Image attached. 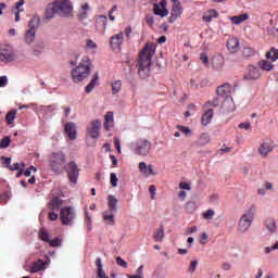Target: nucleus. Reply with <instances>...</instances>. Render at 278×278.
Listing matches in <instances>:
<instances>
[{
	"label": "nucleus",
	"instance_id": "f257e3e1",
	"mask_svg": "<svg viewBox=\"0 0 278 278\" xmlns=\"http://www.w3.org/2000/svg\"><path fill=\"white\" fill-rule=\"evenodd\" d=\"M155 55L153 43H147L139 53L137 63L138 74L141 79H147L151 73L152 58Z\"/></svg>",
	"mask_w": 278,
	"mask_h": 278
},
{
	"label": "nucleus",
	"instance_id": "f03ea898",
	"mask_svg": "<svg viewBox=\"0 0 278 278\" xmlns=\"http://www.w3.org/2000/svg\"><path fill=\"white\" fill-rule=\"evenodd\" d=\"M55 14L60 16H71V14H73V2H71V0H55L48 4L45 17L51 20Z\"/></svg>",
	"mask_w": 278,
	"mask_h": 278
},
{
	"label": "nucleus",
	"instance_id": "7ed1b4c3",
	"mask_svg": "<svg viewBox=\"0 0 278 278\" xmlns=\"http://www.w3.org/2000/svg\"><path fill=\"white\" fill-rule=\"evenodd\" d=\"M90 75V58L84 56L83 62L72 70V78L75 84L84 81Z\"/></svg>",
	"mask_w": 278,
	"mask_h": 278
},
{
	"label": "nucleus",
	"instance_id": "20e7f679",
	"mask_svg": "<svg viewBox=\"0 0 278 278\" xmlns=\"http://www.w3.org/2000/svg\"><path fill=\"white\" fill-rule=\"evenodd\" d=\"M216 93L217 97H222V99H225L223 108L226 112H233V110H236L233 99H229V94H231V85H229V83H225L224 85L218 86Z\"/></svg>",
	"mask_w": 278,
	"mask_h": 278
},
{
	"label": "nucleus",
	"instance_id": "39448f33",
	"mask_svg": "<svg viewBox=\"0 0 278 278\" xmlns=\"http://www.w3.org/2000/svg\"><path fill=\"white\" fill-rule=\"evenodd\" d=\"M49 164L53 173H55L56 175H62L64 168L66 167V155L63 154L62 151L52 152L50 154Z\"/></svg>",
	"mask_w": 278,
	"mask_h": 278
},
{
	"label": "nucleus",
	"instance_id": "423d86ee",
	"mask_svg": "<svg viewBox=\"0 0 278 278\" xmlns=\"http://www.w3.org/2000/svg\"><path fill=\"white\" fill-rule=\"evenodd\" d=\"M131 31L132 29L130 26H128L124 29V31H119L110 38V47L113 49V51H121V47H123V43L125 42V37L129 38V36H131Z\"/></svg>",
	"mask_w": 278,
	"mask_h": 278
},
{
	"label": "nucleus",
	"instance_id": "0eeeda50",
	"mask_svg": "<svg viewBox=\"0 0 278 278\" xmlns=\"http://www.w3.org/2000/svg\"><path fill=\"white\" fill-rule=\"evenodd\" d=\"M255 205H252L239 219L238 229L241 233L249 231L255 216Z\"/></svg>",
	"mask_w": 278,
	"mask_h": 278
},
{
	"label": "nucleus",
	"instance_id": "6e6552de",
	"mask_svg": "<svg viewBox=\"0 0 278 278\" xmlns=\"http://www.w3.org/2000/svg\"><path fill=\"white\" fill-rule=\"evenodd\" d=\"M76 216H77V213L75 212V207L64 206L61 208L60 218H61L62 225L71 227L73 223H75Z\"/></svg>",
	"mask_w": 278,
	"mask_h": 278
},
{
	"label": "nucleus",
	"instance_id": "1a4fd4ad",
	"mask_svg": "<svg viewBox=\"0 0 278 278\" xmlns=\"http://www.w3.org/2000/svg\"><path fill=\"white\" fill-rule=\"evenodd\" d=\"M0 60L1 62H14L16 60V53L11 45H0Z\"/></svg>",
	"mask_w": 278,
	"mask_h": 278
},
{
	"label": "nucleus",
	"instance_id": "9d476101",
	"mask_svg": "<svg viewBox=\"0 0 278 278\" xmlns=\"http://www.w3.org/2000/svg\"><path fill=\"white\" fill-rule=\"evenodd\" d=\"M64 170L67 173V177L72 184H77V179L79 178V167H77V163L72 161L65 165Z\"/></svg>",
	"mask_w": 278,
	"mask_h": 278
},
{
	"label": "nucleus",
	"instance_id": "9b49d317",
	"mask_svg": "<svg viewBox=\"0 0 278 278\" xmlns=\"http://www.w3.org/2000/svg\"><path fill=\"white\" fill-rule=\"evenodd\" d=\"M151 141L147 139H141L136 143V153L137 155L147 156L151 152Z\"/></svg>",
	"mask_w": 278,
	"mask_h": 278
},
{
	"label": "nucleus",
	"instance_id": "f8f14e48",
	"mask_svg": "<svg viewBox=\"0 0 278 278\" xmlns=\"http://www.w3.org/2000/svg\"><path fill=\"white\" fill-rule=\"evenodd\" d=\"M100 129H101V121L93 119L87 126V134L88 136H90V138L96 140L100 136V132H99Z\"/></svg>",
	"mask_w": 278,
	"mask_h": 278
},
{
	"label": "nucleus",
	"instance_id": "ddd939ff",
	"mask_svg": "<svg viewBox=\"0 0 278 278\" xmlns=\"http://www.w3.org/2000/svg\"><path fill=\"white\" fill-rule=\"evenodd\" d=\"M153 13L155 16H161L162 18H164V16H168V10H166V0H161L159 4L155 3L153 7Z\"/></svg>",
	"mask_w": 278,
	"mask_h": 278
},
{
	"label": "nucleus",
	"instance_id": "4468645a",
	"mask_svg": "<svg viewBox=\"0 0 278 278\" xmlns=\"http://www.w3.org/2000/svg\"><path fill=\"white\" fill-rule=\"evenodd\" d=\"M108 25V16L105 15H98L96 16V24L94 27L99 34H105V27Z\"/></svg>",
	"mask_w": 278,
	"mask_h": 278
},
{
	"label": "nucleus",
	"instance_id": "2eb2a0df",
	"mask_svg": "<svg viewBox=\"0 0 278 278\" xmlns=\"http://www.w3.org/2000/svg\"><path fill=\"white\" fill-rule=\"evenodd\" d=\"M260 77H262V73H260V70L253 65H250L248 68V74L243 76V79H260Z\"/></svg>",
	"mask_w": 278,
	"mask_h": 278
},
{
	"label": "nucleus",
	"instance_id": "dca6fc26",
	"mask_svg": "<svg viewBox=\"0 0 278 278\" xmlns=\"http://www.w3.org/2000/svg\"><path fill=\"white\" fill-rule=\"evenodd\" d=\"M65 132L67 134V138L70 140H75L77 138V126L73 122H68L65 124Z\"/></svg>",
	"mask_w": 278,
	"mask_h": 278
},
{
	"label": "nucleus",
	"instance_id": "f3484780",
	"mask_svg": "<svg viewBox=\"0 0 278 278\" xmlns=\"http://www.w3.org/2000/svg\"><path fill=\"white\" fill-rule=\"evenodd\" d=\"M139 173H141V175H143L144 177H151V175H155V172H153V165H147V163L144 162L139 163Z\"/></svg>",
	"mask_w": 278,
	"mask_h": 278
},
{
	"label": "nucleus",
	"instance_id": "a211bd4d",
	"mask_svg": "<svg viewBox=\"0 0 278 278\" xmlns=\"http://www.w3.org/2000/svg\"><path fill=\"white\" fill-rule=\"evenodd\" d=\"M275 148L273 147L271 142L265 141L258 148V153L262 157H268V153H270Z\"/></svg>",
	"mask_w": 278,
	"mask_h": 278
},
{
	"label": "nucleus",
	"instance_id": "6ab92c4d",
	"mask_svg": "<svg viewBox=\"0 0 278 278\" xmlns=\"http://www.w3.org/2000/svg\"><path fill=\"white\" fill-rule=\"evenodd\" d=\"M88 12H90V4L85 3L78 9L77 17L79 21H86L88 18Z\"/></svg>",
	"mask_w": 278,
	"mask_h": 278
},
{
	"label": "nucleus",
	"instance_id": "aec40b11",
	"mask_svg": "<svg viewBox=\"0 0 278 278\" xmlns=\"http://www.w3.org/2000/svg\"><path fill=\"white\" fill-rule=\"evenodd\" d=\"M62 199L55 197L48 203V210H51L52 212H59L60 207H62Z\"/></svg>",
	"mask_w": 278,
	"mask_h": 278
},
{
	"label": "nucleus",
	"instance_id": "412c9836",
	"mask_svg": "<svg viewBox=\"0 0 278 278\" xmlns=\"http://www.w3.org/2000/svg\"><path fill=\"white\" fill-rule=\"evenodd\" d=\"M114 212L111 211H104L103 212V220L106 223V225H110V227H114L116 225V220L114 219Z\"/></svg>",
	"mask_w": 278,
	"mask_h": 278
},
{
	"label": "nucleus",
	"instance_id": "4be33fe9",
	"mask_svg": "<svg viewBox=\"0 0 278 278\" xmlns=\"http://www.w3.org/2000/svg\"><path fill=\"white\" fill-rule=\"evenodd\" d=\"M40 270H45V261L38 260L37 262L31 263L29 273H40Z\"/></svg>",
	"mask_w": 278,
	"mask_h": 278
},
{
	"label": "nucleus",
	"instance_id": "5701e85b",
	"mask_svg": "<svg viewBox=\"0 0 278 278\" xmlns=\"http://www.w3.org/2000/svg\"><path fill=\"white\" fill-rule=\"evenodd\" d=\"M212 118H214V110L208 109L205 111V113L202 115V125L204 127H207L212 123Z\"/></svg>",
	"mask_w": 278,
	"mask_h": 278
},
{
	"label": "nucleus",
	"instance_id": "b1692460",
	"mask_svg": "<svg viewBox=\"0 0 278 278\" xmlns=\"http://www.w3.org/2000/svg\"><path fill=\"white\" fill-rule=\"evenodd\" d=\"M118 199L114 195H109L108 197V206H109V212H114L116 213L118 211Z\"/></svg>",
	"mask_w": 278,
	"mask_h": 278
},
{
	"label": "nucleus",
	"instance_id": "393cba45",
	"mask_svg": "<svg viewBox=\"0 0 278 278\" xmlns=\"http://www.w3.org/2000/svg\"><path fill=\"white\" fill-rule=\"evenodd\" d=\"M238 47H240V41L238 38H230L227 41V49L230 51V53H236V51H238Z\"/></svg>",
	"mask_w": 278,
	"mask_h": 278
},
{
	"label": "nucleus",
	"instance_id": "a878e982",
	"mask_svg": "<svg viewBox=\"0 0 278 278\" xmlns=\"http://www.w3.org/2000/svg\"><path fill=\"white\" fill-rule=\"evenodd\" d=\"M212 106V108H218V106H220L222 105V108H223V105H225V98H223V97H220V96H217L216 98H214L212 101H207L206 103H205V106L207 108V106Z\"/></svg>",
	"mask_w": 278,
	"mask_h": 278
},
{
	"label": "nucleus",
	"instance_id": "bb28decb",
	"mask_svg": "<svg viewBox=\"0 0 278 278\" xmlns=\"http://www.w3.org/2000/svg\"><path fill=\"white\" fill-rule=\"evenodd\" d=\"M230 21L233 25H240L242 23H244V21H249V14L248 13H243L237 16H231Z\"/></svg>",
	"mask_w": 278,
	"mask_h": 278
},
{
	"label": "nucleus",
	"instance_id": "cd10ccee",
	"mask_svg": "<svg viewBox=\"0 0 278 278\" xmlns=\"http://www.w3.org/2000/svg\"><path fill=\"white\" fill-rule=\"evenodd\" d=\"M223 66H225V59L223 56H216L213 59V68L214 71H223Z\"/></svg>",
	"mask_w": 278,
	"mask_h": 278
},
{
	"label": "nucleus",
	"instance_id": "c85d7f7f",
	"mask_svg": "<svg viewBox=\"0 0 278 278\" xmlns=\"http://www.w3.org/2000/svg\"><path fill=\"white\" fill-rule=\"evenodd\" d=\"M258 66L260 68H262V71H266L267 73H270V71L275 68V65L270 61H266V60H261L258 62Z\"/></svg>",
	"mask_w": 278,
	"mask_h": 278
},
{
	"label": "nucleus",
	"instance_id": "c756f323",
	"mask_svg": "<svg viewBox=\"0 0 278 278\" xmlns=\"http://www.w3.org/2000/svg\"><path fill=\"white\" fill-rule=\"evenodd\" d=\"M213 18H218V11L214 9L208 10L207 14L203 15V21L205 23H212Z\"/></svg>",
	"mask_w": 278,
	"mask_h": 278
},
{
	"label": "nucleus",
	"instance_id": "7c9ffc66",
	"mask_svg": "<svg viewBox=\"0 0 278 278\" xmlns=\"http://www.w3.org/2000/svg\"><path fill=\"white\" fill-rule=\"evenodd\" d=\"M97 84H99V74H94L91 81L87 85V87L85 89L87 94H90V92H92V90H94V86H97Z\"/></svg>",
	"mask_w": 278,
	"mask_h": 278
},
{
	"label": "nucleus",
	"instance_id": "2f4dec72",
	"mask_svg": "<svg viewBox=\"0 0 278 278\" xmlns=\"http://www.w3.org/2000/svg\"><path fill=\"white\" fill-rule=\"evenodd\" d=\"M265 58L270 60V62L278 61V50L277 48H270V50L266 53Z\"/></svg>",
	"mask_w": 278,
	"mask_h": 278
},
{
	"label": "nucleus",
	"instance_id": "473e14b6",
	"mask_svg": "<svg viewBox=\"0 0 278 278\" xmlns=\"http://www.w3.org/2000/svg\"><path fill=\"white\" fill-rule=\"evenodd\" d=\"M39 25H40V17L33 16L31 20L28 22V29L36 31Z\"/></svg>",
	"mask_w": 278,
	"mask_h": 278
},
{
	"label": "nucleus",
	"instance_id": "72a5a7b5",
	"mask_svg": "<svg viewBox=\"0 0 278 278\" xmlns=\"http://www.w3.org/2000/svg\"><path fill=\"white\" fill-rule=\"evenodd\" d=\"M24 40L27 45H31L36 40V30H26Z\"/></svg>",
	"mask_w": 278,
	"mask_h": 278
},
{
	"label": "nucleus",
	"instance_id": "f704fd0d",
	"mask_svg": "<svg viewBox=\"0 0 278 278\" xmlns=\"http://www.w3.org/2000/svg\"><path fill=\"white\" fill-rule=\"evenodd\" d=\"M265 226L269 231H271V233H275V231H277V223L274 218H267L265 220Z\"/></svg>",
	"mask_w": 278,
	"mask_h": 278
},
{
	"label": "nucleus",
	"instance_id": "c9c22d12",
	"mask_svg": "<svg viewBox=\"0 0 278 278\" xmlns=\"http://www.w3.org/2000/svg\"><path fill=\"white\" fill-rule=\"evenodd\" d=\"M153 240L155 242H162L164 240V228H159L153 232Z\"/></svg>",
	"mask_w": 278,
	"mask_h": 278
},
{
	"label": "nucleus",
	"instance_id": "e433bc0d",
	"mask_svg": "<svg viewBox=\"0 0 278 278\" xmlns=\"http://www.w3.org/2000/svg\"><path fill=\"white\" fill-rule=\"evenodd\" d=\"M112 86V94H118V92L123 89V81L115 80L111 84Z\"/></svg>",
	"mask_w": 278,
	"mask_h": 278
},
{
	"label": "nucleus",
	"instance_id": "4c0bfd02",
	"mask_svg": "<svg viewBox=\"0 0 278 278\" xmlns=\"http://www.w3.org/2000/svg\"><path fill=\"white\" fill-rule=\"evenodd\" d=\"M15 118H16V110H11L10 112L7 113L5 121L8 125H12Z\"/></svg>",
	"mask_w": 278,
	"mask_h": 278
},
{
	"label": "nucleus",
	"instance_id": "58836bf2",
	"mask_svg": "<svg viewBox=\"0 0 278 278\" xmlns=\"http://www.w3.org/2000/svg\"><path fill=\"white\" fill-rule=\"evenodd\" d=\"M172 14L176 16H181V2L175 1L174 7L172 9Z\"/></svg>",
	"mask_w": 278,
	"mask_h": 278
},
{
	"label": "nucleus",
	"instance_id": "ea45409f",
	"mask_svg": "<svg viewBox=\"0 0 278 278\" xmlns=\"http://www.w3.org/2000/svg\"><path fill=\"white\" fill-rule=\"evenodd\" d=\"M202 216L204 220H212L214 216H216V212L213 208H208L202 214Z\"/></svg>",
	"mask_w": 278,
	"mask_h": 278
},
{
	"label": "nucleus",
	"instance_id": "a19ab883",
	"mask_svg": "<svg viewBox=\"0 0 278 278\" xmlns=\"http://www.w3.org/2000/svg\"><path fill=\"white\" fill-rule=\"evenodd\" d=\"M39 238L43 241V242H50L51 240V235H49V232H47V230H45V228H41L39 230Z\"/></svg>",
	"mask_w": 278,
	"mask_h": 278
},
{
	"label": "nucleus",
	"instance_id": "79ce46f5",
	"mask_svg": "<svg viewBox=\"0 0 278 278\" xmlns=\"http://www.w3.org/2000/svg\"><path fill=\"white\" fill-rule=\"evenodd\" d=\"M45 51V43H39L33 49V55L38 58Z\"/></svg>",
	"mask_w": 278,
	"mask_h": 278
},
{
	"label": "nucleus",
	"instance_id": "37998d69",
	"mask_svg": "<svg viewBox=\"0 0 278 278\" xmlns=\"http://www.w3.org/2000/svg\"><path fill=\"white\" fill-rule=\"evenodd\" d=\"M210 140H211L210 134L204 132L200 136L199 142L200 144H210Z\"/></svg>",
	"mask_w": 278,
	"mask_h": 278
},
{
	"label": "nucleus",
	"instance_id": "c03bdc74",
	"mask_svg": "<svg viewBox=\"0 0 278 278\" xmlns=\"http://www.w3.org/2000/svg\"><path fill=\"white\" fill-rule=\"evenodd\" d=\"M10 142H12L10 137H4L0 140V149H8V147H10Z\"/></svg>",
	"mask_w": 278,
	"mask_h": 278
},
{
	"label": "nucleus",
	"instance_id": "a18cd8bd",
	"mask_svg": "<svg viewBox=\"0 0 278 278\" xmlns=\"http://www.w3.org/2000/svg\"><path fill=\"white\" fill-rule=\"evenodd\" d=\"M85 223L87 225L88 230L90 231L92 229V219L90 218L88 211L85 212Z\"/></svg>",
	"mask_w": 278,
	"mask_h": 278
},
{
	"label": "nucleus",
	"instance_id": "49530a36",
	"mask_svg": "<svg viewBox=\"0 0 278 278\" xmlns=\"http://www.w3.org/2000/svg\"><path fill=\"white\" fill-rule=\"evenodd\" d=\"M177 129L184 134L185 136H190V134H192V130H190V128L186 127V126H181V125H178L177 126Z\"/></svg>",
	"mask_w": 278,
	"mask_h": 278
},
{
	"label": "nucleus",
	"instance_id": "de8ad7c7",
	"mask_svg": "<svg viewBox=\"0 0 278 278\" xmlns=\"http://www.w3.org/2000/svg\"><path fill=\"white\" fill-rule=\"evenodd\" d=\"M104 121H105V123L114 124V112H112V111L106 112V114L104 116Z\"/></svg>",
	"mask_w": 278,
	"mask_h": 278
},
{
	"label": "nucleus",
	"instance_id": "09e8293b",
	"mask_svg": "<svg viewBox=\"0 0 278 278\" xmlns=\"http://www.w3.org/2000/svg\"><path fill=\"white\" fill-rule=\"evenodd\" d=\"M21 168H25V163H14L13 165L9 166V170H21Z\"/></svg>",
	"mask_w": 278,
	"mask_h": 278
},
{
	"label": "nucleus",
	"instance_id": "8fccbe9b",
	"mask_svg": "<svg viewBox=\"0 0 278 278\" xmlns=\"http://www.w3.org/2000/svg\"><path fill=\"white\" fill-rule=\"evenodd\" d=\"M1 161L5 168H10V166H12V157L1 156Z\"/></svg>",
	"mask_w": 278,
	"mask_h": 278
},
{
	"label": "nucleus",
	"instance_id": "3c124183",
	"mask_svg": "<svg viewBox=\"0 0 278 278\" xmlns=\"http://www.w3.org/2000/svg\"><path fill=\"white\" fill-rule=\"evenodd\" d=\"M243 55L244 58H251L252 55H255V51L253 50V48H244Z\"/></svg>",
	"mask_w": 278,
	"mask_h": 278
},
{
	"label": "nucleus",
	"instance_id": "603ef678",
	"mask_svg": "<svg viewBox=\"0 0 278 278\" xmlns=\"http://www.w3.org/2000/svg\"><path fill=\"white\" fill-rule=\"evenodd\" d=\"M116 264H117V266H121L122 268H127V261L123 260V257H121V256L116 257Z\"/></svg>",
	"mask_w": 278,
	"mask_h": 278
},
{
	"label": "nucleus",
	"instance_id": "864d4df0",
	"mask_svg": "<svg viewBox=\"0 0 278 278\" xmlns=\"http://www.w3.org/2000/svg\"><path fill=\"white\" fill-rule=\"evenodd\" d=\"M197 266H199V261H191L189 265V273H191V275L197 270Z\"/></svg>",
	"mask_w": 278,
	"mask_h": 278
},
{
	"label": "nucleus",
	"instance_id": "5fc2aeb1",
	"mask_svg": "<svg viewBox=\"0 0 278 278\" xmlns=\"http://www.w3.org/2000/svg\"><path fill=\"white\" fill-rule=\"evenodd\" d=\"M110 178H111V186H113V188H116V186H118V177H116V175L112 173Z\"/></svg>",
	"mask_w": 278,
	"mask_h": 278
},
{
	"label": "nucleus",
	"instance_id": "6e6d98bb",
	"mask_svg": "<svg viewBox=\"0 0 278 278\" xmlns=\"http://www.w3.org/2000/svg\"><path fill=\"white\" fill-rule=\"evenodd\" d=\"M157 188L154 185H151L149 187V192L151 194V199L152 201H155V192H156Z\"/></svg>",
	"mask_w": 278,
	"mask_h": 278
},
{
	"label": "nucleus",
	"instance_id": "4d7b16f0",
	"mask_svg": "<svg viewBox=\"0 0 278 278\" xmlns=\"http://www.w3.org/2000/svg\"><path fill=\"white\" fill-rule=\"evenodd\" d=\"M22 5H25V0H18V1L15 3L14 8L12 9V12H14V11H20L21 8H22Z\"/></svg>",
	"mask_w": 278,
	"mask_h": 278
},
{
	"label": "nucleus",
	"instance_id": "13d9d810",
	"mask_svg": "<svg viewBox=\"0 0 278 278\" xmlns=\"http://www.w3.org/2000/svg\"><path fill=\"white\" fill-rule=\"evenodd\" d=\"M208 238H210V236H207L206 232H203V233L200 236V244H207Z\"/></svg>",
	"mask_w": 278,
	"mask_h": 278
},
{
	"label": "nucleus",
	"instance_id": "bf43d9fd",
	"mask_svg": "<svg viewBox=\"0 0 278 278\" xmlns=\"http://www.w3.org/2000/svg\"><path fill=\"white\" fill-rule=\"evenodd\" d=\"M48 243H50V247L55 248V247H60V244H62V241H60V239L55 238L53 240L48 241Z\"/></svg>",
	"mask_w": 278,
	"mask_h": 278
},
{
	"label": "nucleus",
	"instance_id": "052dcab7",
	"mask_svg": "<svg viewBox=\"0 0 278 278\" xmlns=\"http://www.w3.org/2000/svg\"><path fill=\"white\" fill-rule=\"evenodd\" d=\"M146 23L147 25H149V27H152L153 25H155V20L153 18V15H148Z\"/></svg>",
	"mask_w": 278,
	"mask_h": 278
},
{
	"label": "nucleus",
	"instance_id": "680f3d73",
	"mask_svg": "<svg viewBox=\"0 0 278 278\" xmlns=\"http://www.w3.org/2000/svg\"><path fill=\"white\" fill-rule=\"evenodd\" d=\"M8 86V76H0V88Z\"/></svg>",
	"mask_w": 278,
	"mask_h": 278
},
{
	"label": "nucleus",
	"instance_id": "e2e57ef3",
	"mask_svg": "<svg viewBox=\"0 0 278 278\" xmlns=\"http://www.w3.org/2000/svg\"><path fill=\"white\" fill-rule=\"evenodd\" d=\"M277 250H278V241L274 245L265 248V253H270V251H277Z\"/></svg>",
	"mask_w": 278,
	"mask_h": 278
},
{
	"label": "nucleus",
	"instance_id": "0e129e2a",
	"mask_svg": "<svg viewBox=\"0 0 278 278\" xmlns=\"http://www.w3.org/2000/svg\"><path fill=\"white\" fill-rule=\"evenodd\" d=\"M200 60L202 61V64H210V58L205 53L200 55Z\"/></svg>",
	"mask_w": 278,
	"mask_h": 278
},
{
	"label": "nucleus",
	"instance_id": "69168bd1",
	"mask_svg": "<svg viewBox=\"0 0 278 278\" xmlns=\"http://www.w3.org/2000/svg\"><path fill=\"white\" fill-rule=\"evenodd\" d=\"M48 218H49L50 220H58V218H60V215H58V213H55V212H50V213L48 214Z\"/></svg>",
	"mask_w": 278,
	"mask_h": 278
},
{
	"label": "nucleus",
	"instance_id": "338daca9",
	"mask_svg": "<svg viewBox=\"0 0 278 278\" xmlns=\"http://www.w3.org/2000/svg\"><path fill=\"white\" fill-rule=\"evenodd\" d=\"M114 144H115V148L117 149V153H122V150H121V140L118 138H114Z\"/></svg>",
	"mask_w": 278,
	"mask_h": 278
},
{
	"label": "nucleus",
	"instance_id": "774afa93",
	"mask_svg": "<svg viewBox=\"0 0 278 278\" xmlns=\"http://www.w3.org/2000/svg\"><path fill=\"white\" fill-rule=\"evenodd\" d=\"M87 49H97V43L92 39L87 40Z\"/></svg>",
	"mask_w": 278,
	"mask_h": 278
}]
</instances>
